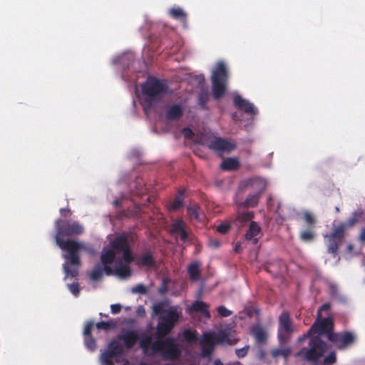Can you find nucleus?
<instances>
[{"mask_svg":"<svg viewBox=\"0 0 365 365\" xmlns=\"http://www.w3.org/2000/svg\"><path fill=\"white\" fill-rule=\"evenodd\" d=\"M56 234L55 236L56 245L68 253L63 255L66 262L63 268L66 277H76L78 274V267L81 266V259L78 251L81 245L73 240H64L65 236L79 235L83 232V227L78 222H69L68 220L57 219L55 222Z\"/></svg>","mask_w":365,"mask_h":365,"instance_id":"obj_1","label":"nucleus"},{"mask_svg":"<svg viewBox=\"0 0 365 365\" xmlns=\"http://www.w3.org/2000/svg\"><path fill=\"white\" fill-rule=\"evenodd\" d=\"M151 336L140 338V346L144 353L150 349L154 353L160 354L165 359L177 360L181 356V351L175 338L167 337L164 339H157L152 343Z\"/></svg>","mask_w":365,"mask_h":365,"instance_id":"obj_2","label":"nucleus"},{"mask_svg":"<svg viewBox=\"0 0 365 365\" xmlns=\"http://www.w3.org/2000/svg\"><path fill=\"white\" fill-rule=\"evenodd\" d=\"M144 98L142 102L144 110L148 112L149 109L157 105L162 97L168 92L167 84L158 78L150 77L141 86Z\"/></svg>","mask_w":365,"mask_h":365,"instance_id":"obj_3","label":"nucleus"},{"mask_svg":"<svg viewBox=\"0 0 365 365\" xmlns=\"http://www.w3.org/2000/svg\"><path fill=\"white\" fill-rule=\"evenodd\" d=\"M228 78L229 73L225 64L219 61L211 75L212 93L215 99L219 100L225 94Z\"/></svg>","mask_w":365,"mask_h":365,"instance_id":"obj_4","label":"nucleus"},{"mask_svg":"<svg viewBox=\"0 0 365 365\" xmlns=\"http://www.w3.org/2000/svg\"><path fill=\"white\" fill-rule=\"evenodd\" d=\"M327 349V344L319 336L310 338L308 347H303L298 356L308 361L317 362Z\"/></svg>","mask_w":365,"mask_h":365,"instance_id":"obj_5","label":"nucleus"},{"mask_svg":"<svg viewBox=\"0 0 365 365\" xmlns=\"http://www.w3.org/2000/svg\"><path fill=\"white\" fill-rule=\"evenodd\" d=\"M123 353V346L118 339L116 337L112 339L108 343L107 349L101 355L102 365H114L113 359L115 362H119Z\"/></svg>","mask_w":365,"mask_h":365,"instance_id":"obj_6","label":"nucleus"},{"mask_svg":"<svg viewBox=\"0 0 365 365\" xmlns=\"http://www.w3.org/2000/svg\"><path fill=\"white\" fill-rule=\"evenodd\" d=\"M344 232L345 225L340 223L329 235L324 236L327 238V252L334 257L338 255L339 247L344 239Z\"/></svg>","mask_w":365,"mask_h":365,"instance_id":"obj_7","label":"nucleus"},{"mask_svg":"<svg viewBox=\"0 0 365 365\" xmlns=\"http://www.w3.org/2000/svg\"><path fill=\"white\" fill-rule=\"evenodd\" d=\"M111 247L117 253L122 252L125 263L130 264L134 261L128 236L125 234L116 237L111 242Z\"/></svg>","mask_w":365,"mask_h":365,"instance_id":"obj_8","label":"nucleus"},{"mask_svg":"<svg viewBox=\"0 0 365 365\" xmlns=\"http://www.w3.org/2000/svg\"><path fill=\"white\" fill-rule=\"evenodd\" d=\"M333 330V320L331 317H327L314 322L307 331L306 336H312L314 334H318V336L321 337L322 335L326 334L329 339L330 334H334Z\"/></svg>","mask_w":365,"mask_h":365,"instance_id":"obj_9","label":"nucleus"},{"mask_svg":"<svg viewBox=\"0 0 365 365\" xmlns=\"http://www.w3.org/2000/svg\"><path fill=\"white\" fill-rule=\"evenodd\" d=\"M267 185V182L265 179L260 177H254L242 181L241 187L262 195L266 190Z\"/></svg>","mask_w":365,"mask_h":365,"instance_id":"obj_10","label":"nucleus"},{"mask_svg":"<svg viewBox=\"0 0 365 365\" xmlns=\"http://www.w3.org/2000/svg\"><path fill=\"white\" fill-rule=\"evenodd\" d=\"M207 146L210 150H214L217 153H230L236 148L235 143L220 137L210 140L207 144Z\"/></svg>","mask_w":365,"mask_h":365,"instance_id":"obj_11","label":"nucleus"},{"mask_svg":"<svg viewBox=\"0 0 365 365\" xmlns=\"http://www.w3.org/2000/svg\"><path fill=\"white\" fill-rule=\"evenodd\" d=\"M278 331L280 341H283L285 335H289L294 331L292 322L287 312H282L279 317Z\"/></svg>","mask_w":365,"mask_h":365,"instance_id":"obj_12","label":"nucleus"},{"mask_svg":"<svg viewBox=\"0 0 365 365\" xmlns=\"http://www.w3.org/2000/svg\"><path fill=\"white\" fill-rule=\"evenodd\" d=\"M355 339L354 336L349 331L334 333L329 336V340L334 343L338 348L342 349L351 345Z\"/></svg>","mask_w":365,"mask_h":365,"instance_id":"obj_13","label":"nucleus"},{"mask_svg":"<svg viewBox=\"0 0 365 365\" xmlns=\"http://www.w3.org/2000/svg\"><path fill=\"white\" fill-rule=\"evenodd\" d=\"M116 252L113 248L103 250L101 255V260L103 264V271L108 276L113 274V269L110 266L115 259Z\"/></svg>","mask_w":365,"mask_h":365,"instance_id":"obj_14","label":"nucleus"},{"mask_svg":"<svg viewBox=\"0 0 365 365\" xmlns=\"http://www.w3.org/2000/svg\"><path fill=\"white\" fill-rule=\"evenodd\" d=\"M120 341H123V346L127 349H131L140 340V336L137 331L133 330H128L117 336Z\"/></svg>","mask_w":365,"mask_h":365,"instance_id":"obj_15","label":"nucleus"},{"mask_svg":"<svg viewBox=\"0 0 365 365\" xmlns=\"http://www.w3.org/2000/svg\"><path fill=\"white\" fill-rule=\"evenodd\" d=\"M235 106L249 115H257V110L254 105L244 99L240 96H236L233 99Z\"/></svg>","mask_w":365,"mask_h":365,"instance_id":"obj_16","label":"nucleus"},{"mask_svg":"<svg viewBox=\"0 0 365 365\" xmlns=\"http://www.w3.org/2000/svg\"><path fill=\"white\" fill-rule=\"evenodd\" d=\"M93 325L94 324L93 322H88L85 325L83 332L85 346L88 350L91 351H93L96 349V339L92 336L91 333Z\"/></svg>","mask_w":365,"mask_h":365,"instance_id":"obj_17","label":"nucleus"},{"mask_svg":"<svg viewBox=\"0 0 365 365\" xmlns=\"http://www.w3.org/2000/svg\"><path fill=\"white\" fill-rule=\"evenodd\" d=\"M135 262L139 267H153L155 264L153 251L148 250L143 252L140 256L136 257Z\"/></svg>","mask_w":365,"mask_h":365,"instance_id":"obj_18","label":"nucleus"},{"mask_svg":"<svg viewBox=\"0 0 365 365\" xmlns=\"http://www.w3.org/2000/svg\"><path fill=\"white\" fill-rule=\"evenodd\" d=\"M165 314V315L160 316V318L174 327L178 322L180 317L177 309L171 307L169 310H166Z\"/></svg>","mask_w":365,"mask_h":365,"instance_id":"obj_19","label":"nucleus"},{"mask_svg":"<svg viewBox=\"0 0 365 365\" xmlns=\"http://www.w3.org/2000/svg\"><path fill=\"white\" fill-rule=\"evenodd\" d=\"M183 108L181 104H174L168 108L166 111V118L169 120H178L182 117Z\"/></svg>","mask_w":365,"mask_h":365,"instance_id":"obj_20","label":"nucleus"},{"mask_svg":"<svg viewBox=\"0 0 365 365\" xmlns=\"http://www.w3.org/2000/svg\"><path fill=\"white\" fill-rule=\"evenodd\" d=\"M261 196H262L261 195L251 192L247 195V197H246L245 201H243L239 204V206L244 207V208L256 207L258 205V203H259Z\"/></svg>","mask_w":365,"mask_h":365,"instance_id":"obj_21","label":"nucleus"},{"mask_svg":"<svg viewBox=\"0 0 365 365\" xmlns=\"http://www.w3.org/2000/svg\"><path fill=\"white\" fill-rule=\"evenodd\" d=\"M260 232V227L257 223L255 221H252L250 224L248 230L245 234V238L247 240H252L254 245H256L258 242L257 236Z\"/></svg>","mask_w":365,"mask_h":365,"instance_id":"obj_22","label":"nucleus"},{"mask_svg":"<svg viewBox=\"0 0 365 365\" xmlns=\"http://www.w3.org/2000/svg\"><path fill=\"white\" fill-rule=\"evenodd\" d=\"M209 305L202 301H195L190 306V311L194 312H200L202 314V315L205 318H210L211 315L208 311Z\"/></svg>","mask_w":365,"mask_h":365,"instance_id":"obj_23","label":"nucleus"},{"mask_svg":"<svg viewBox=\"0 0 365 365\" xmlns=\"http://www.w3.org/2000/svg\"><path fill=\"white\" fill-rule=\"evenodd\" d=\"M174 327L160 318L156 327V334L158 339L168 336Z\"/></svg>","mask_w":365,"mask_h":365,"instance_id":"obj_24","label":"nucleus"},{"mask_svg":"<svg viewBox=\"0 0 365 365\" xmlns=\"http://www.w3.org/2000/svg\"><path fill=\"white\" fill-rule=\"evenodd\" d=\"M113 274H116L120 278L125 279L131 275V269L128 264H123L122 262H119L115 269H113Z\"/></svg>","mask_w":365,"mask_h":365,"instance_id":"obj_25","label":"nucleus"},{"mask_svg":"<svg viewBox=\"0 0 365 365\" xmlns=\"http://www.w3.org/2000/svg\"><path fill=\"white\" fill-rule=\"evenodd\" d=\"M130 187L132 193L137 196H143L147 194L148 190L142 179L137 180L131 184Z\"/></svg>","mask_w":365,"mask_h":365,"instance_id":"obj_26","label":"nucleus"},{"mask_svg":"<svg viewBox=\"0 0 365 365\" xmlns=\"http://www.w3.org/2000/svg\"><path fill=\"white\" fill-rule=\"evenodd\" d=\"M240 167V163L239 160L236 158H228L227 159H225L222 164H221V168L223 170H236Z\"/></svg>","mask_w":365,"mask_h":365,"instance_id":"obj_27","label":"nucleus"},{"mask_svg":"<svg viewBox=\"0 0 365 365\" xmlns=\"http://www.w3.org/2000/svg\"><path fill=\"white\" fill-rule=\"evenodd\" d=\"M254 217V213L252 211H247L241 212L237 215L235 220V223L239 226H243V225L250 221Z\"/></svg>","mask_w":365,"mask_h":365,"instance_id":"obj_28","label":"nucleus"},{"mask_svg":"<svg viewBox=\"0 0 365 365\" xmlns=\"http://www.w3.org/2000/svg\"><path fill=\"white\" fill-rule=\"evenodd\" d=\"M217 340L221 341L223 340V339H220L219 337L214 336L212 334L207 332L203 334L202 339L200 341V345L214 348V345Z\"/></svg>","mask_w":365,"mask_h":365,"instance_id":"obj_29","label":"nucleus"},{"mask_svg":"<svg viewBox=\"0 0 365 365\" xmlns=\"http://www.w3.org/2000/svg\"><path fill=\"white\" fill-rule=\"evenodd\" d=\"M184 200V191L179 192L175 199L168 205V209L170 211H176L180 208L183 205Z\"/></svg>","mask_w":365,"mask_h":365,"instance_id":"obj_30","label":"nucleus"},{"mask_svg":"<svg viewBox=\"0 0 365 365\" xmlns=\"http://www.w3.org/2000/svg\"><path fill=\"white\" fill-rule=\"evenodd\" d=\"M200 206L197 204H195L192 206L187 207V214L190 222L200 221Z\"/></svg>","mask_w":365,"mask_h":365,"instance_id":"obj_31","label":"nucleus"},{"mask_svg":"<svg viewBox=\"0 0 365 365\" xmlns=\"http://www.w3.org/2000/svg\"><path fill=\"white\" fill-rule=\"evenodd\" d=\"M190 278L192 281H197L200 278V267L197 262L191 263L187 268Z\"/></svg>","mask_w":365,"mask_h":365,"instance_id":"obj_32","label":"nucleus"},{"mask_svg":"<svg viewBox=\"0 0 365 365\" xmlns=\"http://www.w3.org/2000/svg\"><path fill=\"white\" fill-rule=\"evenodd\" d=\"M361 210H357L352 213L351 216L346 220L345 225L346 227H353L359 221L362 215Z\"/></svg>","mask_w":365,"mask_h":365,"instance_id":"obj_33","label":"nucleus"},{"mask_svg":"<svg viewBox=\"0 0 365 365\" xmlns=\"http://www.w3.org/2000/svg\"><path fill=\"white\" fill-rule=\"evenodd\" d=\"M315 237V232L314 228H309L302 230L300 232L299 238L304 242L312 241Z\"/></svg>","mask_w":365,"mask_h":365,"instance_id":"obj_34","label":"nucleus"},{"mask_svg":"<svg viewBox=\"0 0 365 365\" xmlns=\"http://www.w3.org/2000/svg\"><path fill=\"white\" fill-rule=\"evenodd\" d=\"M252 332L257 342H264L267 339L266 332L259 327L254 328Z\"/></svg>","mask_w":365,"mask_h":365,"instance_id":"obj_35","label":"nucleus"},{"mask_svg":"<svg viewBox=\"0 0 365 365\" xmlns=\"http://www.w3.org/2000/svg\"><path fill=\"white\" fill-rule=\"evenodd\" d=\"M96 327L98 329H103L105 331H108L111 329H114L116 327V323L113 321H101L96 324Z\"/></svg>","mask_w":365,"mask_h":365,"instance_id":"obj_36","label":"nucleus"},{"mask_svg":"<svg viewBox=\"0 0 365 365\" xmlns=\"http://www.w3.org/2000/svg\"><path fill=\"white\" fill-rule=\"evenodd\" d=\"M183 336L188 343H195L197 339V333L195 330L188 329L183 331Z\"/></svg>","mask_w":365,"mask_h":365,"instance_id":"obj_37","label":"nucleus"},{"mask_svg":"<svg viewBox=\"0 0 365 365\" xmlns=\"http://www.w3.org/2000/svg\"><path fill=\"white\" fill-rule=\"evenodd\" d=\"M170 15L175 19H186V14L180 7L172 8L169 11Z\"/></svg>","mask_w":365,"mask_h":365,"instance_id":"obj_38","label":"nucleus"},{"mask_svg":"<svg viewBox=\"0 0 365 365\" xmlns=\"http://www.w3.org/2000/svg\"><path fill=\"white\" fill-rule=\"evenodd\" d=\"M210 100V96L207 91H202L198 95V104L202 109L206 108L207 103Z\"/></svg>","mask_w":365,"mask_h":365,"instance_id":"obj_39","label":"nucleus"},{"mask_svg":"<svg viewBox=\"0 0 365 365\" xmlns=\"http://www.w3.org/2000/svg\"><path fill=\"white\" fill-rule=\"evenodd\" d=\"M304 221L309 228H314L316 222L315 217L309 212L305 211L303 212Z\"/></svg>","mask_w":365,"mask_h":365,"instance_id":"obj_40","label":"nucleus"},{"mask_svg":"<svg viewBox=\"0 0 365 365\" xmlns=\"http://www.w3.org/2000/svg\"><path fill=\"white\" fill-rule=\"evenodd\" d=\"M103 271L100 265L96 267L93 271L90 273V278L92 280H98L103 276Z\"/></svg>","mask_w":365,"mask_h":365,"instance_id":"obj_41","label":"nucleus"},{"mask_svg":"<svg viewBox=\"0 0 365 365\" xmlns=\"http://www.w3.org/2000/svg\"><path fill=\"white\" fill-rule=\"evenodd\" d=\"M289 349H279L273 350L272 352V355L274 357L283 356L287 358L290 354Z\"/></svg>","mask_w":365,"mask_h":365,"instance_id":"obj_42","label":"nucleus"},{"mask_svg":"<svg viewBox=\"0 0 365 365\" xmlns=\"http://www.w3.org/2000/svg\"><path fill=\"white\" fill-rule=\"evenodd\" d=\"M131 292L133 294H145L148 292V289L144 284H138L132 287Z\"/></svg>","mask_w":365,"mask_h":365,"instance_id":"obj_43","label":"nucleus"},{"mask_svg":"<svg viewBox=\"0 0 365 365\" xmlns=\"http://www.w3.org/2000/svg\"><path fill=\"white\" fill-rule=\"evenodd\" d=\"M153 310L156 315L159 316V317L163 316V314L165 313L166 312L164 310V304L161 302L154 304L153 307Z\"/></svg>","mask_w":365,"mask_h":365,"instance_id":"obj_44","label":"nucleus"},{"mask_svg":"<svg viewBox=\"0 0 365 365\" xmlns=\"http://www.w3.org/2000/svg\"><path fill=\"white\" fill-rule=\"evenodd\" d=\"M336 354L334 351L330 352L324 359V364L325 365H331L336 362Z\"/></svg>","mask_w":365,"mask_h":365,"instance_id":"obj_45","label":"nucleus"},{"mask_svg":"<svg viewBox=\"0 0 365 365\" xmlns=\"http://www.w3.org/2000/svg\"><path fill=\"white\" fill-rule=\"evenodd\" d=\"M217 312L222 317H230L232 314V312L227 309L225 306L218 307Z\"/></svg>","mask_w":365,"mask_h":365,"instance_id":"obj_46","label":"nucleus"},{"mask_svg":"<svg viewBox=\"0 0 365 365\" xmlns=\"http://www.w3.org/2000/svg\"><path fill=\"white\" fill-rule=\"evenodd\" d=\"M68 289L75 297H78L80 293L79 284L76 282L68 284Z\"/></svg>","mask_w":365,"mask_h":365,"instance_id":"obj_47","label":"nucleus"},{"mask_svg":"<svg viewBox=\"0 0 365 365\" xmlns=\"http://www.w3.org/2000/svg\"><path fill=\"white\" fill-rule=\"evenodd\" d=\"M331 309V304L329 303H324L317 310V319L319 320V319L322 317V312H329Z\"/></svg>","mask_w":365,"mask_h":365,"instance_id":"obj_48","label":"nucleus"},{"mask_svg":"<svg viewBox=\"0 0 365 365\" xmlns=\"http://www.w3.org/2000/svg\"><path fill=\"white\" fill-rule=\"evenodd\" d=\"M184 229V222L182 220H178L175 222L173 225V230L175 232H180Z\"/></svg>","mask_w":365,"mask_h":365,"instance_id":"obj_49","label":"nucleus"},{"mask_svg":"<svg viewBox=\"0 0 365 365\" xmlns=\"http://www.w3.org/2000/svg\"><path fill=\"white\" fill-rule=\"evenodd\" d=\"M230 230V225L227 223H222L217 227V231L221 234H226Z\"/></svg>","mask_w":365,"mask_h":365,"instance_id":"obj_50","label":"nucleus"},{"mask_svg":"<svg viewBox=\"0 0 365 365\" xmlns=\"http://www.w3.org/2000/svg\"><path fill=\"white\" fill-rule=\"evenodd\" d=\"M182 133L186 139H191L195 135L194 132L190 128H184L182 130Z\"/></svg>","mask_w":365,"mask_h":365,"instance_id":"obj_51","label":"nucleus"},{"mask_svg":"<svg viewBox=\"0 0 365 365\" xmlns=\"http://www.w3.org/2000/svg\"><path fill=\"white\" fill-rule=\"evenodd\" d=\"M202 346V353L203 356H210L213 351V347H209L206 346Z\"/></svg>","mask_w":365,"mask_h":365,"instance_id":"obj_52","label":"nucleus"},{"mask_svg":"<svg viewBox=\"0 0 365 365\" xmlns=\"http://www.w3.org/2000/svg\"><path fill=\"white\" fill-rule=\"evenodd\" d=\"M248 346L243 347L236 350V354L239 358L244 357L247 355Z\"/></svg>","mask_w":365,"mask_h":365,"instance_id":"obj_53","label":"nucleus"},{"mask_svg":"<svg viewBox=\"0 0 365 365\" xmlns=\"http://www.w3.org/2000/svg\"><path fill=\"white\" fill-rule=\"evenodd\" d=\"M122 307L119 304H114L110 306V310L113 314H118L121 311Z\"/></svg>","mask_w":365,"mask_h":365,"instance_id":"obj_54","label":"nucleus"},{"mask_svg":"<svg viewBox=\"0 0 365 365\" xmlns=\"http://www.w3.org/2000/svg\"><path fill=\"white\" fill-rule=\"evenodd\" d=\"M180 234V240L182 241V242H186L188 240V233L187 232V231L185 230V229H184L182 231H181L180 232H179Z\"/></svg>","mask_w":365,"mask_h":365,"instance_id":"obj_55","label":"nucleus"},{"mask_svg":"<svg viewBox=\"0 0 365 365\" xmlns=\"http://www.w3.org/2000/svg\"><path fill=\"white\" fill-rule=\"evenodd\" d=\"M359 240L362 243H365V228H363L361 230L360 235H359Z\"/></svg>","mask_w":365,"mask_h":365,"instance_id":"obj_56","label":"nucleus"},{"mask_svg":"<svg viewBox=\"0 0 365 365\" xmlns=\"http://www.w3.org/2000/svg\"><path fill=\"white\" fill-rule=\"evenodd\" d=\"M113 205L115 207H118L121 205V201L120 200H115L113 201Z\"/></svg>","mask_w":365,"mask_h":365,"instance_id":"obj_57","label":"nucleus"},{"mask_svg":"<svg viewBox=\"0 0 365 365\" xmlns=\"http://www.w3.org/2000/svg\"><path fill=\"white\" fill-rule=\"evenodd\" d=\"M306 335H307V333H306V334H304L303 336H300V337L299 338V341H302L305 340V339H307V338H312V337H313L312 336H306Z\"/></svg>","mask_w":365,"mask_h":365,"instance_id":"obj_58","label":"nucleus"},{"mask_svg":"<svg viewBox=\"0 0 365 365\" xmlns=\"http://www.w3.org/2000/svg\"><path fill=\"white\" fill-rule=\"evenodd\" d=\"M213 365H224V364L220 359H215L214 361Z\"/></svg>","mask_w":365,"mask_h":365,"instance_id":"obj_59","label":"nucleus"},{"mask_svg":"<svg viewBox=\"0 0 365 365\" xmlns=\"http://www.w3.org/2000/svg\"><path fill=\"white\" fill-rule=\"evenodd\" d=\"M354 249V245L352 244H349L347 245V250L348 252H351Z\"/></svg>","mask_w":365,"mask_h":365,"instance_id":"obj_60","label":"nucleus"},{"mask_svg":"<svg viewBox=\"0 0 365 365\" xmlns=\"http://www.w3.org/2000/svg\"><path fill=\"white\" fill-rule=\"evenodd\" d=\"M121 215L124 217H130V215L125 210L122 211Z\"/></svg>","mask_w":365,"mask_h":365,"instance_id":"obj_61","label":"nucleus"},{"mask_svg":"<svg viewBox=\"0 0 365 365\" xmlns=\"http://www.w3.org/2000/svg\"><path fill=\"white\" fill-rule=\"evenodd\" d=\"M235 252H240V245H235Z\"/></svg>","mask_w":365,"mask_h":365,"instance_id":"obj_62","label":"nucleus"},{"mask_svg":"<svg viewBox=\"0 0 365 365\" xmlns=\"http://www.w3.org/2000/svg\"><path fill=\"white\" fill-rule=\"evenodd\" d=\"M60 212H61V215H63V213H65V212H70V210H66V209L61 208V209L60 210Z\"/></svg>","mask_w":365,"mask_h":365,"instance_id":"obj_63","label":"nucleus"},{"mask_svg":"<svg viewBox=\"0 0 365 365\" xmlns=\"http://www.w3.org/2000/svg\"><path fill=\"white\" fill-rule=\"evenodd\" d=\"M213 246L215 247H219V242L217 241H215L213 242Z\"/></svg>","mask_w":365,"mask_h":365,"instance_id":"obj_64","label":"nucleus"}]
</instances>
